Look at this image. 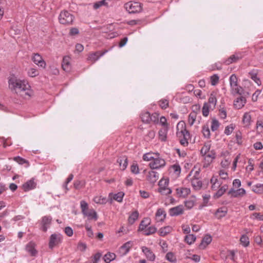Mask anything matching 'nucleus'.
I'll return each mask as SVG.
<instances>
[{"label":"nucleus","instance_id":"f257e3e1","mask_svg":"<svg viewBox=\"0 0 263 263\" xmlns=\"http://www.w3.org/2000/svg\"><path fill=\"white\" fill-rule=\"evenodd\" d=\"M9 85L10 89L17 94L22 96H30V86L25 80L17 79L13 76L9 79Z\"/></svg>","mask_w":263,"mask_h":263},{"label":"nucleus","instance_id":"f03ea898","mask_svg":"<svg viewBox=\"0 0 263 263\" xmlns=\"http://www.w3.org/2000/svg\"><path fill=\"white\" fill-rule=\"evenodd\" d=\"M177 136L180 138V144L184 146H187L189 144L188 140L190 139V134L186 129L185 125L184 124H181L179 122L177 126Z\"/></svg>","mask_w":263,"mask_h":263},{"label":"nucleus","instance_id":"7ed1b4c3","mask_svg":"<svg viewBox=\"0 0 263 263\" xmlns=\"http://www.w3.org/2000/svg\"><path fill=\"white\" fill-rule=\"evenodd\" d=\"M74 16L67 10L62 11L59 16V21L60 24L65 25L72 24L74 20Z\"/></svg>","mask_w":263,"mask_h":263},{"label":"nucleus","instance_id":"20e7f679","mask_svg":"<svg viewBox=\"0 0 263 263\" xmlns=\"http://www.w3.org/2000/svg\"><path fill=\"white\" fill-rule=\"evenodd\" d=\"M124 7L130 14L140 13L142 10V4L139 2L130 1L125 4Z\"/></svg>","mask_w":263,"mask_h":263},{"label":"nucleus","instance_id":"39448f33","mask_svg":"<svg viewBox=\"0 0 263 263\" xmlns=\"http://www.w3.org/2000/svg\"><path fill=\"white\" fill-rule=\"evenodd\" d=\"M165 165V160L158 156L155 157L153 160L149 163V165L152 169H158Z\"/></svg>","mask_w":263,"mask_h":263},{"label":"nucleus","instance_id":"423d86ee","mask_svg":"<svg viewBox=\"0 0 263 263\" xmlns=\"http://www.w3.org/2000/svg\"><path fill=\"white\" fill-rule=\"evenodd\" d=\"M134 243L132 241H128L121 246L118 250V254L120 256L126 255L133 246Z\"/></svg>","mask_w":263,"mask_h":263},{"label":"nucleus","instance_id":"0eeeda50","mask_svg":"<svg viewBox=\"0 0 263 263\" xmlns=\"http://www.w3.org/2000/svg\"><path fill=\"white\" fill-rule=\"evenodd\" d=\"M62 237L60 234H53L49 239V248L52 250L53 248L61 242Z\"/></svg>","mask_w":263,"mask_h":263},{"label":"nucleus","instance_id":"6e6552de","mask_svg":"<svg viewBox=\"0 0 263 263\" xmlns=\"http://www.w3.org/2000/svg\"><path fill=\"white\" fill-rule=\"evenodd\" d=\"M107 50H104V51H97L95 52H91L89 54V55L87 58V61H90L92 63H95L96 61H98L100 58L104 55Z\"/></svg>","mask_w":263,"mask_h":263},{"label":"nucleus","instance_id":"1a4fd4ad","mask_svg":"<svg viewBox=\"0 0 263 263\" xmlns=\"http://www.w3.org/2000/svg\"><path fill=\"white\" fill-rule=\"evenodd\" d=\"M151 219L148 217L144 218L141 222L138 230H156V228L149 227Z\"/></svg>","mask_w":263,"mask_h":263},{"label":"nucleus","instance_id":"9d476101","mask_svg":"<svg viewBox=\"0 0 263 263\" xmlns=\"http://www.w3.org/2000/svg\"><path fill=\"white\" fill-rule=\"evenodd\" d=\"M32 60L35 64L38 65V66L43 69L46 67V62L43 59L42 56L39 53H34L32 58Z\"/></svg>","mask_w":263,"mask_h":263},{"label":"nucleus","instance_id":"9b49d317","mask_svg":"<svg viewBox=\"0 0 263 263\" xmlns=\"http://www.w3.org/2000/svg\"><path fill=\"white\" fill-rule=\"evenodd\" d=\"M228 194V195H231L233 198L241 197L246 194V191L243 188H240L238 190L231 189L229 190Z\"/></svg>","mask_w":263,"mask_h":263},{"label":"nucleus","instance_id":"f8f14e48","mask_svg":"<svg viewBox=\"0 0 263 263\" xmlns=\"http://www.w3.org/2000/svg\"><path fill=\"white\" fill-rule=\"evenodd\" d=\"M243 55L241 53H236L226 60L224 63L228 65L233 63H236L238 61L241 59Z\"/></svg>","mask_w":263,"mask_h":263},{"label":"nucleus","instance_id":"ddd939ff","mask_svg":"<svg viewBox=\"0 0 263 263\" xmlns=\"http://www.w3.org/2000/svg\"><path fill=\"white\" fill-rule=\"evenodd\" d=\"M168 213L171 216H177L181 215L183 213V207L182 205H179L171 208Z\"/></svg>","mask_w":263,"mask_h":263},{"label":"nucleus","instance_id":"4468645a","mask_svg":"<svg viewBox=\"0 0 263 263\" xmlns=\"http://www.w3.org/2000/svg\"><path fill=\"white\" fill-rule=\"evenodd\" d=\"M36 186V183L34 181V179L32 178L23 184L22 189L25 192H27L35 189Z\"/></svg>","mask_w":263,"mask_h":263},{"label":"nucleus","instance_id":"2eb2a0df","mask_svg":"<svg viewBox=\"0 0 263 263\" xmlns=\"http://www.w3.org/2000/svg\"><path fill=\"white\" fill-rule=\"evenodd\" d=\"M246 103V99L244 97L240 96L234 101V107L237 109H241Z\"/></svg>","mask_w":263,"mask_h":263},{"label":"nucleus","instance_id":"dca6fc26","mask_svg":"<svg viewBox=\"0 0 263 263\" xmlns=\"http://www.w3.org/2000/svg\"><path fill=\"white\" fill-rule=\"evenodd\" d=\"M159 179V174L157 172L151 171L148 172L147 180L152 184H154Z\"/></svg>","mask_w":263,"mask_h":263},{"label":"nucleus","instance_id":"f3484780","mask_svg":"<svg viewBox=\"0 0 263 263\" xmlns=\"http://www.w3.org/2000/svg\"><path fill=\"white\" fill-rule=\"evenodd\" d=\"M35 243L32 242H29L26 246V250L32 256H35L37 253V251L35 249Z\"/></svg>","mask_w":263,"mask_h":263},{"label":"nucleus","instance_id":"a211bd4d","mask_svg":"<svg viewBox=\"0 0 263 263\" xmlns=\"http://www.w3.org/2000/svg\"><path fill=\"white\" fill-rule=\"evenodd\" d=\"M141 249L142 252L148 260L154 261L155 259V255L149 248L146 247H142Z\"/></svg>","mask_w":263,"mask_h":263},{"label":"nucleus","instance_id":"6ab92c4d","mask_svg":"<svg viewBox=\"0 0 263 263\" xmlns=\"http://www.w3.org/2000/svg\"><path fill=\"white\" fill-rule=\"evenodd\" d=\"M70 61V58L69 56H65L63 59L62 66L63 70L66 72L70 71L71 69Z\"/></svg>","mask_w":263,"mask_h":263},{"label":"nucleus","instance_id":"aec40b11","mask_svg":"<svg viewBox=\"0 0 263 263\" xmlns=\"http://www.w3.org/2000/svg\"><path fill=\"white\" fill-rule=\"evenodd\" d=\"M52 221V217L50 216H45L42 219V226L43 230H47L49 228V226Z\"/></svg>","mask_w":263,"mask_h":263},{"label":"nucleus","instance_id":"412c9836","mask_svg":"<svg viewBox=\"0 0 263 263\" xmlns=\"http://www.w3.org/2000/svg\"><path fill=\"white\" fill-rule=\"evenodd\" d=\"M231 93L235 96L236 95H241L243 93V89L237 84L233 85L230 87Z\"/></svg>","mask_w":263,"mask_h":263},{"label":"nucleus","instance_id":"4be33fe9","mask_svg":"<svg viewBox=\"0 0 263 263\" xmlns=\"http://www.w3.org/2000/svg\"><path fill=\"white\" fill-rule=\"evenodd\" d=\"M191 184L195 190H199L202 185V181L195 176L191 179Z\"/></svg>","mask_w":263,"mask_h":263},{"label":"nucleus","instance_id":"5701e85b","mask_svg":"<svg viewBox=\"0 0 263 263\" xmlns=\"http://www.w3.org/2000/svg\"><path fill=\"white\" fill-rule=\"evenodd\" d=\"M212 237L210 235L206 234L202 238L201 242L200 244V247L202 249H205L208 245L212 241Z\"/></svg>","mask_w":263,"mask_h":263},{"label":"nucleus","instance_id":"b1692460","mask_svg":"<svg viewBox=\"0 0 263 263\" xmlns=\"http://www.w3.org/2000/svg\"><path fill=\"white\" fill-rule=\"evenodd\" d=\"M83 215L86 216L89 220H97V214L96 212L93 209H89L84 213Z\"/></svg>","mask_w":263,"mask_h":263},{"label":"nucleus","instance_id":"393cba45","mask_svg":"<svg viewBox=\"0 0 263 263\" xmlns=\"http://www.w3.org/2000/svg\"><path fill=\"white\" fill-rule=\"evenodd\" d=\"M166 216V213L163 209H159L155 214L156 219L157 221H163Z\"/></svg>","mask_w":263,"mask_h":263},{"label":"nucleus","instance_id":"a878e982","mask_svg":"<svg viewBox=\"0 0 263 263\" xmlns=\"http://www.w3.org/2000/svg\"><path fill=\"white\" fill-rule=\"evenodd\" d=\"M190 189L187 187H180L176 189L177 194L180 197H185L190 193Z\"/></svg>","mask_w":263,"mask_h":263},{"label":"nucleus","instance_id":"bb28decb","mask_svg":"<svg viewBox=\"0 0 263 263\" xmlns=\"http://www.w3.org/2000/svg\"><path fill=\"white\" fill-rule=\"evenodd\" d=\"M250 112H245L243 116L242 122L245 127H249L252 122Z\"/></svg>","mask_w":263,"mask_h":263},{"label":"nucleus","instance_id":"cd10ccee","mask_svg":"<svg viewBox=\"0 0 263 263\" xmlns=\"http://www.w3.org/2000/svg\"><path fill=\"white\" fill-rule=\"evenodd\" d=\"M168 127H164L160 129L159 131V138L161 141H165L167 139V133Z\"/></svg>","mask_w":263,"mask_h":263},{"label":"nucleus","instance_id":"c85d7f7f","mask_svg":"<svg viewBox=\"0 0 263 263\" xmlns=\"http://www.w3.org/2000/svg\"><path fill=\"white\" fill-rule=\"evenodd\" d=\"M93 200L96 203L104 204L107 202L108 199L102 195H97L93 198Z\"/></svg>","mask_w":263,"mask_h":263},{"label":"nucleus","instance_id":"c756f323","mask_svg":"<svg viewBox=\"0 0 263 263\" xmlns=\"http://www.w3.org/2000/svg\"><path fill=\"white\" fill-rule=\"evenodd\" d=\"M117 163H119L120 168L122 170L126 169L128 164V160L126 157H124L122 158H119L117 159Z\"/></svg>","mask_w":263,"mask_h":263},{"label":"nucleus","instance_id":"7c9ffc66","mask_svg":"<svg viewBox=\"0 0 263 263\" xmlns=\"http://www.w3.org/2000/svg\"><path fill=\"white\" fill-rule=\"evenodd\" d=\"M113 195V199L118 202H121L123 200V197L124 195V193L123 192H119L117 194H115L113 195L112 193H110L109 194V197L110 200V202L112 200V197L111 196Z\"/></svg>","mask_w":263,"mask_h":263},{"label":"nucleus","instance_id":"2f4dec72","mask_svg":"<svg viewBox=\"0 0 263 263\" xmlns=\"http://www.w3.org/2000/svg\"><path fill=\"white\" fill-rule=\"evenodd\" d=\"M228 187V186L226 184H224L223 186H222L214 195V197L215 198H218L220 197H221L222 195L224 194V193L227 190Z\"/></svg>","mask_w":263,"mask_h":263},{"label":"nucleus","instance_id":"473e14b6","mask_svg":"<svg viewBox=\"0 0 263 263\" xmlns=\"http://www.w3.org/2000/svg\"><path fill=\"white\" fill-rule=\"evenodd\" d=\"M252 191L258 194L263 193V183H257L252 187Z\"/></svg>","mask_w":263,"mask_h":263},{"label":"nucleus","instance_id":"72a5a7b5","mask_svg":"<svg viewBox=\"0 0 263 263\" xmlns=\"http://www.w3.org/2000/svg\"><path fill=\"white\" fill-rule=\"evenodd\" d=\"M155 156L156 157L159 156V154L158 153H147L145 154L143 156V159L144 161H151V160L153 161Z\"/></svg>","mask_w":263,"mask_h":263},{"label":"nucleus","instance_id":"f704fd0d","mask_svg":"<svg viewBox=\"0 0 263 263\" xmlns=\"http://www.w3.org/2000/svg\"><path fill=\"white\" fill-rule=\"evenodd\" d=\"M210 109H213L211 105L209 104V103H204L202 107V115L204 117H207L209 114Z\"/></svg>","mask_w":263,"mask_h":263},{"label":"nucleus","instance_id":"c9c22d12","mask_svg":"<svg viewBox=\"0 0 263 263\" xmlns=\"http://www.w3.org/2000/svg\"><path fill=\"white\" fill-rule=\"evenodd\" d=\"M116 258V254L114 253L108 252L105 254L103 257L104 261L106 263H109L112 260H114Z\"/></svg>","mask_w":263,"mask_h":263},{"label":"nucleus","instance_id":"e433bc0d","mask_svg":"<svg viewBox=\"0 0 263 263\" xmlns=\"http://www.w3.org/2000/svg\"><path fill=\"white\" fill-rule=\"evenodd\" d=\"M141 118L144 123H149L151 122L150 113L148 111L142 113Z\"/></svg>","mask_w":263,"mask_h":263},{"label":"nucleus","instance_id":"4c0bfd02","mask_svg":"<svg viewBox=\"0 0 263 263\" xmlns=\"http://www.w3.org/2000/svg\"><path fill=\"white\" fill-rule=\"evenodd\" d=\"M211 183L212 184V189L214 190H216L221 185V183H220L217 179L214 177H213L211 179Z\"/></svg>","mask_w":263,"mask_h":263},{"label":"nucleus","instance_id":"58836bf2","mask_svg":"<svg viewBox=\"0 0 263 263\" xmlns=\"http://www.w3.org/2000/svg\"><path fill=\"white\" fill-rule=\"evenodd\" d=\"M209 104L211 105L212 107L214 109L216 105L217 99L215 95L212 93L208 100Z\"/></svg>","mask_w":263,"mask_h":263},{"label":"nucleus","instance_id":"ea45409f","mask_svg":"<svg viewBox=\"0 0 263 263\" xmlns=\"http://www.w3.org/2000/svg\"><path fill=\"white\" fill-rule=\"evenodd\" d=\"M139 216V213L137 211L133 212L129 216L128 222L130 224H133L137 220Z\"/></svg>","mask_w":263,"mask_h":263},{"label":"nucleus","instance_id":"a19ab883","mask_svg":"<svg viewBox=\"0 0 263 263\" xmlns=\"http://www.w3.org/2000/svg\"><path fill=\"white\" fill-rule=\"evenodd\" d=\"M240 243L245 247H248L250 244L249 237L246 235H242L240 238Z\"/></svg>","mask_w":263,"mask_h":263},{"label":"nucleus","instance_id":"79ce46f5","mask_svg":"<svg viewBox=\"0 0 263 263\" xmlns=\"http://www.w3.org/2000/svg\"><path fill=\"white\" fill-rule=\"evenodd\" d=\"M227 213V211L225 208H221L218 209L215 215L218 218H220L224 217Z\"/></svg>","mask_w":263,"mask_h":263},{"label":"nucleus","instance_id":"37998d69","mask_svg":"<svg viewBox=\"0 0 263 263\" xmlns=\"http://www.w3.org/2000/svg\"><path fill=\"white\" fill-rule=\"evenodd\" d=\"M197 117L196 112L193 110L189 116L188 122L189 124L192 126L194 124Z\"/></svg>","mask_w":263,"mask_h":263},{"label":"nucleus","instance_id":"c03bdc74","mask_svg":"<svg viewBox=\"0 0 263 263\" xmlns=\"http://www.w3.org/2000/svg\"><path fill=\"white\" fill-rule=\"evenodd\" d=\"M13 159L20 164H26L25 167H28L29 165V162L27 160L20 156L15 157Z\"/></svg>","mask_w":263,"mask_h":263},{"label":"nucleus","instance_id":"a18cd8bd","mask_svg":"<svg viewBox=\"0 0 263 263\" xmlns=\"http://www.w3.org/2000/svg\"><path fill=\"white\" fill-rule=\"evenodd\" d=\"M205 155V160L208 162V164L212 163L215 158V153L213 151H211L209 154Z\"/></svg>","mask_w":263,"mask_h":263},{"label":"nucleus","instance_id":"49530a36","mask_svg":"<svg viewBox=\"0 0 263 263\" xmlns=\"http://www.w3.org/2000/svg\"><path fill=\"white\" fill-rule=\"evenodd\" d=\"M158 191L161 194L163 195H167L172 193V190L168 187H159Z\"/></svg>","mask_w":263,"mask_h":263},{"label":"nucleus","instance_id":"de8ad7c7","mask_svg":"<svg viewBox=\"0 0 263 263\" xmlns=\"http://www.w3.org/2000/svg\"><path fill=\"white\" fill-rule=\"evenodd\" d=\"M202 133L204 138H210L211 134L210 130L208 125L202 126Z\"/></svg>","mask_w":263,"mask_h":263},{"label":"nucleus","instance_id":"09e8293b","mask_svg":"<svg viewBox=\"0 0 263 263\" xmlns=\"http://www.w3.org/2000/svg\"><path fill=\"white\" fill-rule=\"evenodd\" d=\"M184 240L188 244L191 245L195 241L196 236L193 234H188L185 236Z\"/></svg>","mask_w":263,"mask_h":263},{"label":"nucleus","instance_id":"8fccbe9b","mask_svg":"<svg viewBox=\"0 0 263 263\" xmlns=\"http://www.w3.org/2000/svg\"><path fill=\"white\" fill-rule=\"evenodd\" d=\"M165 258L168 261L172 262H176L177 261L175 255L171 252H168L166 254Z\"/></svg>","mask_w":263,"mask_h":263},{"label":"nucleus","instance_id":"3c124183","mask_svg":"<svg viewBox=\"0 0 263 263\" xmlns=\"http://www.w3.org/2000/svg\"><path fill=\"white\" fill-rule=\"evenodd\" d=\"M211 148V144L209 143H205L202 147L200 153L203 155H205L210 151Z\"/></svg>","mask_w":263,"mask_h":263},{"label":"nucleus","instance_id":"603ef678","mask_svg":"<svg viewBox=\"0 0 263 263\" xmlns=\"http://www.w3.org/2000/svg\"><path fill=\"white\" fill-rule=\"evenodd\" d=\"M219 126V123L218 121L215 119H213L212 121L211 126V130L213 132H215L218 129Z\"/></svg>","mask_w":263,"mask_h":263},{"label":"nucleus","instance_id":"864d4df0","mask_svg":"<svg viewBox=\"0 0 263 263\" xmlns=\"http://www.w3.org/2000/svg\"><path fill=\"white\" fill-rule=\"evenodd\" d=\"M107 4V3H106V0H101L94 3L93 7L95 9H98L101 6H106Z\"/></svg>","mask_w":263,"mask_h":263},{"label":"nucleus","instance_id":"5fc2aeb1","mask_svg":"<svg viewBox=\"0 0 263 263\" xmlns=\"http://www.w3.org/2000/svg\"><path fill=\"white\" fill-rule=\"evenodd\" d=\"M229 81L230 87L238 84L237 77L235 74H233L230 76L229 78Z\"/></svg>","mask_w":263,"mask_h":263},{"label":"nucleus","instance_id":"6e6d98bb","mask_svg":"<svg viewBox=\"0 0 263 263\" xmlns=\"http://www.w3.org/2000/svg\"><path fill=\"white\" fill-rule=\"evenodd\" d=\"M173 171L176 174L179 175L181 172V167L179 164L176 163L171 166Z\"/></svg>","mask_w":263,"mask_h":263},{"label":"nucleus","instance_id":"4d7b16f0","mask_svg":"<svg viewBox=\"0 0 263 263\" xmlns=\"http://www.w3.org/2000/svg\"><path fill=\"white\" fill-rule=\"evenodd\" d=\"M80 204H81V208L82 210V212L83 214L89 210L88 204L84 200H82L80 202Z\"/></svg>","mask_w":263,"mask_h":263},{"label":"nucleus","instance_id":"13d9d810","mask_svg":"<svg viewBox=\"0 0 263 263\" xmlns=\"http://www.w3.org/2000/svg\"><path fill=\"white\" fill-rule=\"evenodd\" d=\"M168 183H169V180L168 179H161L159 182V187H168Z\"/></svg>","mask_w":263,"mask_h":263},{"label":"nucleus","instance_id":"bf43d9fd","mask_svg":"<svg viewBox=\"0 0 263 263\" xmlns=\"http://www.w3.org/2000/svg\"><path fill=\"white\" fill-rule=\"evenodd\" d=\"M168 101L166 99H162L159 101V105L162 109H166L168 106Z\"/></svg>","mask_w":263,"mask_h":263},{"label":"nucleus","instance_id":"052dcab7","mask_svg":"<svg viewBox=\"0 0 263 263\" xmlns=\"http://www.w3.org/2000/svg\"><path fill=\"white\" fill-rule=\"evenodd\" d=\"M250 74L251 75V79L258 85H260L261 84V81L260 79L257 77V74L256 73H250Z\"/></svg>","mask_w":263,"mask_h":263},{"label":"nucleus","instance_id":"680f3d73","mask_svg":"<svg viewBox=\"0 0 263 263\" xmlns=\"http://www.w3.org/2000/svg\"><path fill=\"white\" fill-rule=\"evenodd\" d=\"M219 81V77L217 74H214L211 77V83L212 85H216Z\"/></svg>","mask_w":263,"mask_h":263},{"label":"nucleus","instance_id":"e2e57ef3","mask_svg":"<svg viewBox=\"0 0 263 263\" xmlns=\"http://www.w3.org/2000/svg\"><path fill=\"white\" fill-rule=\"evenodd\" d=\"M151 122L158 123L159 121V114L155 112L152 115L150 114Z\"/></svg>","mask_w":263,"mask_h":263},{"label":"nucleus","instance_id":"0e129e2a","mask_svg":"<svg viewBox=\"0 0 263 263\" xmlns=\"http://www.w3.org/2000/svg\"><path fill=\"white\" fill-rule=\"evenodd\" d=\"M73 185L76 189H80L84 186V184L82 181L77 180L74 181Z\"/></svg>","mask_w":263,"mask_h":263},{"label":"nucleus","instance_id":"69168bd1","mask_svg":"<svg viewBox=\"0 0 263 263\" xmlns=\"http://www.w3.org/2000/svg\"><path fill=\"white\" fill-rule=\"evenodd\" d=\"M28 75L31 77H34L39 74L38 71L34 68H30L28 71Z\"/></svg>","mask_w":263,"mask_h":263},{"label":"nucleus","instance_id":"338daca9","mask_svg":"<svg viewBox=\"0 0 263 263\" xmlns=\"http://www.w3.org/2000/svg\"><path fill=\"white\" fill-rule=\"evenodd\" d=\"M101 256L102 253L100 252H98L96 254H95L93 256L92 263H98V262L100 260Z\"/></svg>","mask_w":263,"mask_h":263},{"label":"nucleus","instance_id":"774afa93","mask_svg":"<svg viewBox=\"0 0 263 263\" xmlns=\"http://www.w3.org/2000/svg\"><path fill=\"white\" fill-rule=\"evenodd\" d=\"M252 218L263 221V214L260 213H254L252 215Z\"/></svg>","mask_w":263,"mask_h":263}]
</instances>
